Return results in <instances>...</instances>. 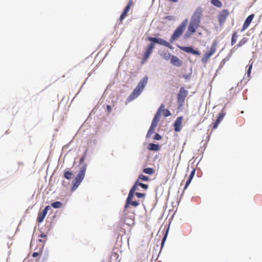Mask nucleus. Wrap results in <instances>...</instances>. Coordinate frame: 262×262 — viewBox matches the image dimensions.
Masks as SVG:
<instances>
[{
  "label": "nucleus",
  "instance_id": "nucleus-37",
  "mask_svg": "<svg viewBox=\"0 0 262 262\" xmlns=\"http://www.w3.org/2000/svg\"><path fill=\"white\" fill-rule=\"evenodd\" d=\"M252 65L250 64L249 66V68H248V71H247V76H248V77H250V74H251V70H252Z\"/></svg>",
  "mask_w": 262,
  "mask_h": 262
},
{
  "label": "nucleus",
  "instance_id": "nucleus-8",
  "mask_svg": "<svg viewBox=\"0 0 262 262\" xmlns=\"http://www.w3.org/2000/svg\"><path fill=\"white\" fill-rule=\"evenodd\" d=\"M40 238L37 241V246L39 250L43 249L45 243L47 240V235L45 233H42L39 235Z\"/></svg>",
  "mask_w": 262,
  "mask_h": 262
},
{
  "label": "nucleus",
  "instance_id": "nucleus-42",
  "mask_svg": "<svg viewBox=\"0 0 262 262\" xmlns=\"http://www.w3.org/2000/svg\"><path fill=\"white\" fill-rule=\"evenodd\" d=\"M112 256H114L115 257H118V254L116 253H115Z\"/></svg>",
  "mask_w": 262,
  "mask_h": 262
},
{
  "label": "nucleus",
  "instance_id": "nucleus-20",
  "mask_svg": "<svg viewBox=\"0 0 262 262\" xmlns=\"http://www.w3.org/2000/svg\"><path fill=\"white\" fill-rule=\"evenodd\" d=\"M138 186V183H137V182L136 181L129 192L128 195H129V198L131 197V196H134V194L136 193L135 191L137 189Z\"/></svg>",
  "mask_w": 262,
  "mask_h": 262
},
{
  "label": "nucleus",
  "instance_id": "nucleus-33",
  "mask_svg": "<svg viewBox=\"0 0 262 262\" xmlns=\"http://www.w3.org/2000/svg\"><path fill=\"white\" fill-rule=\"evenodd\" d=\"M136 196L140 199V198H145L146 194L144 193H140V192H136L135 194Z\"/></svg>",
  "mask_w": 262,
  "mask_h": 262
},
{
  "label": "nucleus",
  "instance_id": "nucleus-14",
  "mask_svg": "<svg viewBox=\"0 0 262 262\" xmlns=\"http://www.w3.org/2000/svg\"><path fill=\"white\" fill-rule=\"evenodd\" d=\"M133 4V0H129L127 5L125 7V9L124 10L123 13L121 15L120 17V20L121 21L123 20L127 16V14L128 12L129 11L130 7L132 6Z\"/></svg>",
  "mask_w": 262,
  "mask_h": 262
},
{
  "label": "nucleus",
  "instance_id": "nucleus-18",
  "mask_svg": "<svg viewBox=\"0 0 262 262\" xmlns=\"http://www.w3.org/2000/svg\"><path fill=\"white\" fill-rule=\"evenodd\" d=\"M161 117V114H159V113H157L155 115L154 118L152 119L151 126H152V127H157L158 123L160 120Z\"/></svg>",
  "mask_w": 262,
  "mask_h": 262
},
{
  "label": "nucleus",
  "instance_id": "nucleus-10",
  "mask_svg": "<svg viewBox=\"0 0 262 262\" xmlns=\"http://www.w3.org/2000/svg\"><path fill=\"white\" fill-rule=\"evenodd\" d=\"M50 209V207L49 206H47L45 209L41 211H39L38 213V216L37 218V221L39 223H41L43 222L44 219L47 215L48 211Z\"/></svg>",
  "mask_w": 262,
  "mask_h": 262
},
{
  "label": "nucleus",
  "instance_id": "nucleus-4",
  "mask_svg": "<svg viewBox=\"0 0 262 262\" xmlns=\"http://www.w3.org/2000/svg\"><path fill=\"white\" fill-rule=\"evenodd\" d=\"M87 165L86 164H84L80 168V170L77 175L75 180H74L72 182L73 183V187L72 189H76L80 184L81 182L83 180L86 170Z\"/></svg>",
  "mask_w": 262,
  "mask_h": 262
},
{
  "label": "nucleus",
  "instance_id": "nucleus-38",
  "mask_svg": "<svg viewBox=\"0 0 262 262\" xmlns=\"http://www.w3.org/2000/svg\"><path fill=\"white\" fill-rule=\"evenodd\" d=\"M191 182V180H189V179H188V180H187V181L186 182L185 187H184V190H185L187 188V187L189 186V185L190 184Z\"/></svg>",
  "mask_w": 262,
  "mask_h": 262
},
{
  "label": "nucleus",
  "instance_id": "nucleus-24",
  "mask_svg": "<svg viewBox=\"0 0 262 262\" xmlns=\"http://www.w3.org/2000/svg\"><path fill=\"white\" fill-rule=\"evenodd\" d=\"M237 32H234L232 35V38H231V44L232 46L234 45L236 41H237Z\"/></svg>",
  "mask_w": 262,
  "mask_h": 262
},
{
  "label": "nucleus",
  "instance_id": "nucleus-1",
  "mask_svg": "<svg viewBox=\"0 0 262 262\" xmlns=\"http://www.w3.org/2000/svg\"><path fill=\"white\" fill-rule=\"evenodd\" d=\"M203 10L200 7L198 8L194 12L184 38L187 39L189 38L192 34L195 32L196 30L198 28L202 16Z\"/></svg>",
  "mask_w": 262,
  "mask_h": 262
},
{
  "label": "nucleus",
  "instance_id": "nucleus-41",
  "mask_svg": "<svg viewBox=\"0 0 262 262\" xmlns=\"http://www.w3.org/2000/svg\"><path fill=\"white\" fill-rule=\"evenodd\" d=\"M106 108H107V111H108V113H110V112H111V111H112V108H111V106H110V105H107V106H106Z\"/></svg>",
  "mask_w": 262,
  "mask_h": 262
},
{
  "label": "nucleus",
  "instance_id": "nucleus-34",
  "mask_svg": "<svg viewBox=\"0 0 262 262\" xmlns=\"http://www.w3.org/2000/svg\"><path fill=\"white\" fill-rule=\"evenodd\" d=\"M163 19L168 21H173L175 19L174 17L172 15L166 16Z\"/></svg>",
  "mask_w": 262,
  "mask_h": 262
},
{
  "label": "nucleus",
  "instance_id": "nucleus-6",
  "mask_svg": "<svg viewBox=\"0 0 262 262\" xmlns=\"http://www.w3.org/2000/svg\"><path fill=\"white\" fill-rule=\"evenodd\" d=\"M217 47V43L214 41L212 43L209 51L206 52L202 58V61L205 63L207 62L209 58L215 52Z\"/></svg>",
  "mask_w": 262,
  "mask_h": 262
},
{
  "label": "nucleus",
  "instance_id": "nucleus-40",
  "mask_svg": "<svg viewBox=\"0 0 262 262\" xmlns=\"http://www.w3.org/2000/svg\"><path fill=\"white\" fill-rule=\"evenodd\" d=\"M166 237H167V233H166L164 235V236L163 237V239H162V247H163L164 244V242L166 240Z\"/></svg>",
  "mask_w": 262,
  "mask_h": 262
},
{
  "label": "nucleus",
  "instance_id": "nucleus-11",
  "mask_svg": "<svg viewBox=\"0 0 262 262\" xmlns=\"http://www.w3.org/2000/svg\"><path fill=\"white\" fill-rule=\"evenodd\" d=\"M228 15L229 12L227 10H223L220 12L218 15V20L220 25L224 24Z\"/></svg>",
  "mask_w": 262,
  "mask_h": 262
},
{
  "label": "nucleus",
  "instance_id": "nucleus-22",
  "mask_svg": "<svg viewBox=\"0 0 262 262\" xmlns=\"http://www.w3.org/2000/svg\"><path fill=\"white\" fill-rule=\"evenodd\" d=\"M172 56V55H171L170 53L168 52H164L161 54V56L162 57V58L165 59L166 60H168L169 59L170 60V58Z\"/></svg>",
  "mask_w": 262,
  "mask_h": 262
},
{
  "label": "nucleus",
  "instance_id": "nucleus-15",
  "mask_svg": "<svg viewBox=\"0 0 262 262\" xmlns=\"http://www.w3.org/2000/svg\"><path fill=\"white\" fill-rule=\"evenodd\" d=\"M183 117H179L177 118L174 123V130L176 132H180L181 129Z\"/></svg>",
  "mask_w": 262,
  "mask_h": 262
},
{
  "label": "nucleus",
  "instance_id": "nucleus-26",
  "mask_svg": "<svg viewBox=\"0 0 262 262\" xmlns=\"http://www.w3.org/2000/svg\"><path fill=\"white\" fill-rule=\"evenodd\" d=\"M34 250L36 251L34 252L33 253L32 256L33 257H36L38 256L39 254H40L42 253L43 249H41V250H39V249H38V247H36L34 249Z\"/></svg>",
  "mask_w": 262,
  "mask_h": 262
},
{
  "label": "nucleus",
  "instance_id": "nucleus-36",
  "mask_svg": "<svg viewBox=\"0 0 262 262\" xmlns=\"http://www.w3.org/2000/svg\"><path fill=\"white\" fill-rule=\"evenodd\" d=\"M86 155V152H85L84 153L83 155L80 158V160H79L80 164H82L83 163V162L85 159Z\"/></svg>",
  "mask_w": 262,
  "mask_h": 262
},
{
  "label": "nucleus",
  "instance_id": "nucleus-32",
  "mask_svg": "<svg viewBox=\"0 0 262 262\" xmlns=\"http://www.w3.org/2000/svg\"><path fill=\"white\" fill-rule=\"evenodd\" d=\"M138 186H140L144 189H147L148 188V186L147 184H145L139 182V180H137Z\"/></svg>",
  "mask_w": 262,
  "mask_h": 262
},
{
  "label": "nucleus",
  "instance_id": "nucleus-23",
  "mask_svg": "<svg viewBox=\"0 0 262 262\" xmlns=\"http://www.w3.org/2000/svg\"><path fill=\"white\" fill-rule=\"evenodd\" d=\"M159 145L154 143L149 144V149L151 150L157 151L159 150Z\"/></svg>",
  "mask_w": 262,
  "mask_h": 262
},
{
  "label": "nucleus",
  "instance_id": "nucleus-5",
  "mask_svg": "<svg viewBox=\"0 0 262 262\" xmlns=\"http://www.w3.org/2000/svg\"><path fill=\"white\" fill-rule=\"evenodd\" d=\"M187 23V19H185L176 28L170 37V42L172 43L182 35L186 29Z\"/></svg>",
  "mask_w": 262,
  "mask_h": 262
},
{
  "label": "nucleus",
  "instance_id": "nucleus-13",
  "mask_svg": "<svg viewBox=\"0 0 262 262\" xmlns=\"http://www.w3.org/2000/svg\"><path fill=\"white\" fill-rule=\"evenodd\" d=\"M254 17V14H250L249 16L247 17V18L246 19L243 26L241 29V31L243 32L245 31L247 28H248L250 25L251 21H252V19Z\"/></svg>",
  "mask_w": 262,
  "mask_h": 262
},
{
  "label": "nucleus",
  "instance_id": "nucleus-29",
  "mask_svg": "<svg viewBox=\"0 0 262 262\" xmlns=\"http://www.w3.org/2000/svg\"><path fill=\"white\" fill-rule=\"evenodd\" d=\"M72 175L73 173L69 171H66L64 173V177L68 180L71 179Z\"/></svg>",
  "mask_w": 262,
  "mask_h": 262
},
{
  "label": "nucleus",
  "instance_id": "nucleus-27",
  "mask_svg": "<svg viewBox=\"0 0 262 262\" xmlns=\"http://www.w3.org/2000/svg\"><path fill=\"white\" fill-rule=\"evenodd\" d=\"M51 206L54 208H59L62 206V203L57 201L51 204Z\"/></svg>",
  "mask_w": 262,
  "mask_h": 262
},
{
  "label": "nucleus",
  "instance_id": "nucleus-25",
  "mask_svg": "<svg viewBox=\"0 0 262 262\" xmlns=\"http://www.w3.org/2000/svg\"><path fill=\"white\" fill-rule=\"evenodd\" d=\"M211 4L218 8H221L222 6V3L219 0H211Z\"/></svg>",
  "mask_w": 262,
  "mask_h": 262
},
{
  "label": "nucleus",
  "instance_id": "nucleus-31",
  "mask_svg": "<svg viewBox=\"0 0 262 262\" xmlns=\"http://www.w3.org/2000/svg\"><path fill=\"white\" fill-rule=\"evenodd\" d=\"M155 128L156 127H152V126L150 125V128L147 132V136H150L155 132Z\"/></svg>",
  "mask_w": 262,
  "mask_h": 262
},
{
  "label": "nucleus",
  "instance_id": "nucleus-39",
  "mask_svg": "<svg viewBox=\"0 0 262 262\" xmlns=\"http://www.w3.org/2000/svg\"><path fill=\"white\" fill-rule=\"evenodd\" d=\"M154 139L157 140H159L161 139V136L158 134H156L154 136Z\"/></svg>",
  "mask_w": 262,
  "mask_h": 262
},
{
  "label": "nucleus",
  "instance_id": "nucleus-16",
  "mask_svg": "<svg viewBox=\"0 0 262 262\" xmlns=\"http://www.w3.org/2000/svg\"><path fill=\"white\" fill-rule=\"evenodd\" d=\"M170 62L176 67H180L182 65L183 61L177 56L172 55L170 58Z\"/></svg>",
  "mask_w": 262,
  "mask_h": 262
},
{
  "label": "nucleus",
  "instance_id": "nucleus-21",
  "mask_svg": "<svg viewBox=\"0 0 262 262\" xmlns=\"http://www.w3.org/2000/svg\"><path fill=\"white\" fill-rule=\"evenodd\" d=\"M248 41V38L246 37H243L237 44L235 46H234V49H237L239 47H241L243 45H244Z\"/></svg>",
  "mask_w": 262,
  "mask_h": 262
},
{
  "label": "nucleus",
  "instance_id": "nucleus-2",
  "mask_svg": "<svg viewBox=\"0 0 262 262\" xmlns=\"http://www.w3.org/2000/svg\"><path fill=\"white\" fill-rule=\"evenodd\" d=\"M147 40L151 41L148 46L145 48V51L143 53V61L142 63H144L149 57L150 54L152 53L153 50L155 48V43H158L165 47H168L170 49L172 48V46L165 40L161 38H156L152 37H148Z\"/></svg>",
  "mask_w": 262,
  "mask_h": 262
},
{
  "label": "nucleus",
  "instance_id": "nucleus-30",
  "mask_svg": "<svg viewBox=\"0 0 262 262\" xmlns=\"http://www.w3.org/2000/svg\"><path fill=\"white\" fill-rule=\"evenodd\" d=\"M138 180H139V181L140 180H142L143 181H148L149 180V179L148 177L141 174L139 176Z\"/></svg>",
  "mask_w": 262,
  "mask_h": 262
},
{
  "label": "nucleus",
  "instance_id": "nucleus-17",
  "mask_svg": "<svg viewBox=\"0 0 262 262\" xmlns=\"http://www.w3.org/2000/svg\"><path fill=\"white\" fill-rule=\"evenodd\" d=\"M164 107V104H161L157 113H159L160 114L162 113V115L165 117H168L170 116L171 115L170 112L168 110L165 109Z\"/></svg>",
  "mask_w": 262,
  "mask_h": 262
},
{
  "label": "nucleus",
  "instance_id": "nucleus-43",
  "mask_svg": "<svg viewBox=\"0 0 262 262\" xmlns=\"http://www.w3.org/2000/svg\"><path fill=\"white\" fill-rule=\"evenodd\" d=\"M182 100V101L183 102V101L184 100V99H183Z\"/></svg>",
  "mask_w": 262,
  "mask_h": 262
},
{
  "label": "nucleus",
  "instance_id": "nucleus-35",
  "mask_svg": "<svg viewBox=\"0 0 262 262\" xmlns=\"http://www.w3.org/2000/svg\"><path fill=\"white\" fill-rule=\"evenodd\" d=\"M195 173V169H193L191 171V173L189 176L188 179H189V180H192V179H193V178L194 176Z\"/></svg>",
  "mask_w": 262,
  "mask_h": 262
},
{
  "label": "nucleus",
  "instance_id": "nucleus-19",
  "mask_svg": "<svg viewBox=\"0 0 262 262\" xmlns=\"http://www.w3.org/2000/svg\"><path fill=\"white\" fill-rule=\"evenodd\" d=\"M187 94L188 92L184 88H181L178 95V98H185L187 97Z\"/></svg>",
  "mask_w": 262,
  "mask_h": 262
},
{
  "label": "nucleus",
  "instance_id": "nucleus-7",
  "mask_svg": "<svg viewBox=\"0 0 262 262\" xmlns=\"http://www.w3.org/2000/svg\"><path fill=\"white\" fill-rule=\"evenodd\" d=\"M226 115V113L224 108H223L221 112L219 114L217 118L216 121L213 123L212 128L213 129H216L221 122L223 120L224 117Z\"/></svg>",
  "mask_w": 262,
  "mask_h": 262
},
{
  "label": "nucleus",
  "instance_id": "nucleus-12",
  "mask_svg": "<svg viewBox=\"0 0 262 262\" xmlns=\"http://www.w3.org/2000/svg\"><path fill=\"white\" fill-rule=\"evenodd\" d=\"M178 48L186 53H191V54L195 55H200V53L199 51L194 50L191 47L178 46Z\"/></svg>",
  "mask_w": 262,
  "mask_h": 262
},
{
  "label": "nucleus",
  "instance_id": "nucleus-28",
  "mask_svg": "<svg viewBox=\"0 0 262 262\" xmlns=\"http://www.w3.org/2000/svg\"><path fill=\"white\" fill-rule=\"evenodd\" d=\"M143 172L146 174H151L154 173V170L152 168H146L143 169Z\"/></svg>",
  "mask_w": 262,
  "mask_h": 262
},
{
  "label": "nucleus",
  "instance_id": "nucleus-9",
  "mask_svg": "<svg viewBox=\"0 0 262 262\" xmlns=\"http://www.w3.org/2000/svg\"><path fill=\"white\" fill-rule=\"evenodd\" d=\"M134 198V196H131V197L129 198V195H128L126 200V203L124 207V210H126L129 205H131L134 207H136L138 206L140 203L139 201H133V199Z\"/></svg>",
  "mask_w": 262,
  "mask_h": 262
},
{
  "label": "nucleus",
  "instance_id": "nucleus-3",
  "mask_svg": "<svg viewBox=\"0 0 262 262\" xmlns=\"http://www.w3.org/2000/svg\"><path fill=\"white\" fill-rule=\"evenodd\" d=\"M148 78L147 76H145L143 78H142L138 83V85L133 91L132 94L130 95L129 98H135L138 97L144 90L148 82Z\"/></svg>",
  "mask_w": 262,
  "mask_h": 262
}]
</instances>
